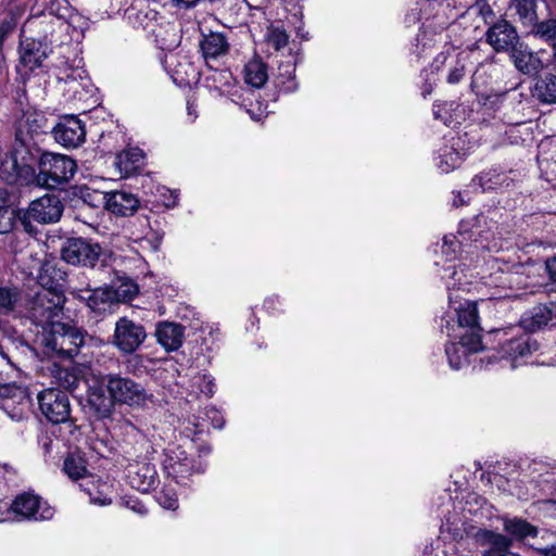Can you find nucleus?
Masks as SVG:
<instances>
[{
    "mask_svg": "<svg viewBox=\"0 0 556 556\" xmlns=\"http://www.w3.org/2000/svg\"><path fill=\"white\" fill-rule=\"evenodd\" d=\"M455 146L456 143L445 144L438 151L437 166L442 173H450L463 162L464 154L459 153Z\"/></svg>",
    "mask_w": 556,
    "mask_h": 556,
    "instance_id": "nucleus-33",
    "label": "nucleus"
},
{
    "mask_svg": "<svg viewBox=\"0 0 556 556\" xmlns=\"http://www.w3.org/2000/svg\"><path fill=\"white\" fill-rule=\"evenodd\" d=\"M128 479L134 489L146 493L154 488L157 481V471L152 464H138L128 469Z\"/></svg>",
    "mask_w": 556,
    "mask_h": 556,
    "instance_id": "nucleus-20",
    "label": "nucleus"
},
{
    "mask_svg": "<svg viewBox=\"0 0 556 556\" xmlns=\"http://www.w3.org/2000/svg\"><path fill=\"white\" fill-rule=\"evenodd\" d=\"M266 42L276 51L287 47L289 42V35L282 27L270 26L266 31Z\"/></svg>",
    "mask_w": 556,
    "mask_h": 556,
    "instance_id": "nucleus-40",
    "label": "nucleus"
},
{
    "mask_svg": "<svg viewBox=\"0 0 556 556\" xmlns=\"http://www.w3.org/2000/svg\"><path fill=\"white\" fill-rule=\"evenodd\" d=\"M193 386L197 387L202 394L208 397L213 396L215 393L216 386L214 378L207 374L197 375L193 378Z\"/></svg>",
    "mask_w": 556,
    "mask_h": 556,
    "instance_id": "nucleus-43",
    "label": "nucleus"
},
{
    "mask_svg": "<svg viewBox=\"0 0 556 556\" xmlns=\"http://www.w3.org/2000/svg\"><path fill=\"white\" fill-rule=\"evenodd\" d=\"M242 74L244 83L252 88L260 89L268 80L267 64L257 56L251 59L244 65Z\"/></svg>",
    "mask_w": 556,
    "mask_h": 556,
    "instance_id": "nucleus-30",
    "label": "nucleus"
},
{
    "mask_svg": "<svg viewBox=\"0 0 556 556\" xmlns=\"http://www.w3.org/2000/svg\"><path fill=\"white\" fill-rule=\"evenodd\" d=\"M10 199L11 193L4 188H0V210L12 208L10 206Z\"/></svg>",
    "mask_w": 556,
    "mask_h": 556,
    "instance_id": "nucleus-52",
    "label": "nucleus"
},
{
    "mask_svg": "<svg viewBox=\"0 0 556 556\" xmlns=\"http://www.w3.org/2000/svg\"><path fill=\"white\" fill-rule=\"evenodd\" d=\"M38 173L35 182L38 186L55 189L68 182L75 175L76 162L64 154L41 152L37 156Z\"/></svg>",
    "mask_w": 556,
    "mask_h": 556,
    "instance_id": "nucleus-1",
    "label": "nucleus"
},
{
    "mask_svg": "<svg viewBox=\"0 0 556 556\" xmlns=\"http://www.w3.org/2000/svg\"><path fill=\"white\" fill-rule=\"evenodd\" d=\"M279 77L278 86L281 91L289 93L298 89V83L295 81V64L288 62L287 64L279 65Z\"/></svg>",
    "mask_w": 556,
    "mask_h": 556,
    "instance_id": "nucleus-36",
    "label": "nucleus"
},
{
    "mask_svg": "<svg viewBox=\"0 0 556 556\" xmlns=\"http://www.w3.org/2000/svg\"><path fill=\"white\" fill-rule=\"evenodd\" d=\"M546 269L549 277L556 282V256L546 261Z\"/></svg>",
    "mask_w": 556,
    "mask_h": 556,
    "instance_id": "nucleus-56",
    "label": "nucleus"
},
{
    "mask_svg": "<svg viewBox=\"0 0 556 556\" xmlns=\"http://www.w3.org/2000/svg\"><path fill=\"white\" fill-rule=\"evenodd\" d=\"M163 66L170 74L173 80L180 85L189 84V76L194 73L192 64L186 58L180 60L174 53L165 55Z\"/></svg>",
    "mask_w": 556,
    "mask_h": 556,
    "instance_id": "nucleus-27",
    "label": "nucleus"
},
{
    "mask_svg": "<svg viewBox=\"0 0 556 556\" xmlns=\"http://www.w3.org/2000/svg\"><path fill=\"white\" fill-rule=\"evenodd\" d=\"M40 413L51 424L71 421V402L68 395L59 388H47L37 395Z\"/></svg>",
    "mask_w": 556,
    "mask_h": 556,
    "instance_id": "nucleus-7",
    "label": "nucleus"
},
{
    "mask_svg": "<svg viewBox=\"0 0 556 556\" xmlns=\"http://www.w3.org/2000/svg\"><path fill=\"white\" fill-rule=\"evenodd\" d=\"M217 77L220 78V80H225V84H229V79H231V73L228 72V71H222V72H215V74L213 75V79L214 80H217Z\"/></svg>",
    "mask_w": 556,
    "mask_h": 556,
    "instance_id": "nucleus-57",
    "label": "nucleus"
},
{
    "mask_svg": "<svg viewBox=\"0 0 556 556\" xmlns=\"http://www.w3.org/2000/svg\"><path fill=\"white\" fill-rule=\"evenodd\" d=\"M10 511L14 514L18 521L23 520H50L54 515V509L40 496L24 492L18 494L10 505Z\"/></svg>",
    "mask_w": 556,
    "mask_h": 556,
    "instance_id": "nucleus-8",
    "label": "nucleus"
},
{
    "mask_svg": "<svg viewBox=\"0 0 556 556\" xmlns=\"http://www.w3.org/2000/svg\"><path fill=\"white\" fill-rule=\"evenodd\" d=\"M187 110H188V115L191 116L193 114V104L188 102Z\"/></svg>",
    "mask_w": 556,
    "mask_h": 556,
    "instance_id": "nucleus-63",
    "label": "nucleus"
},
{
    "mask_svg": "<svg viewBox=\"0 0 556 556\" xmlns=\"http://www.w3.org/2000/svg\"><path fill=\"white\" fill-rule=\"evenodd\" d=\"M40 442H41L42 448L47 453L50 452V447L52 445V440L49 437H43Z\"/></svg>",
    "mask_w": 556,
    "mask_h": 556,
    "instance_id": "nucleus-59",
    "label": "nucleus"
},
{
    "mask_svg": "<svg viewBox=\"0 0 556 556\" xmlns=\"http://www.w3.org/2000/svg\"><path fill=\"white\" fill-rule=\"evenodd\" d=\"M508 177L505 173L498 172L492 168L488 172H483L472 179L473 186H479L482 191L492 190L500 186H508Z\"/></svg>",
    "mask_w": 556,
    "mask_h": 556,
    "instance_id": "nucleus-34",
    "label": "nucleus"
},
{
    "mask_svg": "<svg viewBox=\"0 0 556 556\" xmlns=\"http://www.w3.org/2000/svg\"><path fill=\"white\" fill-rule=\"evenodd\" d=\"M465 75V66L463 64H457L454 68H452L447 75L448 84H457L462 80Z\"/></svg>",
    "mask_w": 556,
    "mask_h": 556,
    "instance_id": "nucleus-51",
    "label": "nucleus"
},
{
    "mask_svg": "<svg viewBox=\"0 0 556 556\" xmlns=\"http://www.w3.org/2000/svg\"><path fill=\"white\" fill-rule=\"evenodd\" d=\"M532 97L543 104L556 103V75L546 74L536 79Z\"/></svg>",
    "mask_w": 556,
    "mask_h": 556,
    "instance_id": "nucleus-31",
    "label": "nucleus"
},
{
    "mask_svg": "<svg viewBox=\"0 0 556 556\" xmlns=\"http://www.w3.org/2000/svg\"><path fill=\"white\" fill-rule=\"evenodd\" d=\"M117 159L121 164L124 162H131L134 166H137L142 159V152L139 149L126 150L118 154Z\"/></svg>",
    "mask_w": 556,
    "mask_h": 556,
    "instance_id": "nucleus-47",
    "label": "nucleus"
},
{
    "mask_svg": "<svg viewBox=\"0 0 556 556\" xmlns=\"http://www.w3.org/2000/svg\"><path fill=\"white\" fill-rule=\"evenodd\" d=\"M64 303L65 296L62 293L39 291L31 301L29 316L36 325L42 326L43 331L48 330L53 323H60L56 319L63 313Z\"/></svg>",
    "mask_w": 556,
    "mask_h": 556,
    "instance_id": "nucleus-6",
    "label": "nucleus"
},
{
    "mask_svg": "<svg viewBox=\"0 0 556 556\" xmlns=\"http://www.w3.org/2000/svg\"><path fill=\"white\" fill-rule=\"evenodd\" d=\"M483 556H518V555L509 552V549H486V551H484Z\"/></svg>",
    "mask_w": 556,
    "mask_h": 556,
    "instance_id": "nucleus-55",
    "label": "nucleus"
},
{
    "mask_svg": "<svg viewBox=\"0 0 556 556\" xmlns=\"http://www.w3.org/2000/svg\"><path fill=\"white\" fill-rule=\"evenodd\" d=\"M535 350L536 342L527 333L513 338L502 345L503 355L514 362L518 358H525L531 355Z\"/></svg>",
    "mask_w": 556,
    "mask_h": 556,
    "instance_id": "nucleus-25",
    "label": "nucleus"
},
{
    "mask_svg": "<svg viewBox=\"0 0 556 556\" xmlns=\"http://www.w3.org/2000/svg\"><path fill=\"white\" fill-rule=\"evenodd\" d=\"M200 0H173V2L176 3V5L184 7V8H191L194 7Z\"/></svg>",
    "mask_w": 556,
    "mask_h": 556,
    "instance_id": "nucleus-58",
    "label": "nucleus"
},
{
    "mask_svg": "<svg viewBox=\"0 0 556 556\" xmlns=\"http://www.w3.org/2000/svg\"><path fill=\"white\" fill-rule=\"evenodd\" d=\"M163 469L179 484H187L193 475L203 473L206 465L199 458H190L178 445H169L164 450Z\"/></svg>",
    "mask_w": 556,
    "mask_h": 556,
    "instance_id": "nucleus-5",
    "label": "nucleus"
},
{
    "mask_svg": "<svg viewBox=\"0 0 556 556\" xmlns=\"http://www.w3.org/2000/svg\"><path fill=\"white\" fill-rule=\"evenodd\" d=\"M63 26V23L60 20H54L52 17L49 21L31 18L27 21V25L29 27H38L43 31L42 39L35 38H22L20 42V62L21 64L29 71H34L37 67H40L43 60L48 56L50 52V43L51 39H49V33L52 36V31L54 30V25Z\"/></svg>",
    "mask_w": 556,
    "mask_h": 556,
    "instance_id": "nucleus-2",
    "label": "nucleus"
},
{
    "mask_svg": "<svg viewBox=\"0 0 556 556\" xmlns=\"http://www.w3.org/2000/svg\"><path fill=\"white\" fill-rule=\"evenodd\" d=\"M159 504L170 510H175L178 508V497L176 492L172 489L164 488L156 497Z\"/></svg>",
    "mask_w": 556,
    "mask_h": 556,
    "instance_id": "nucleus-44",
    "label": "nucleus"
},
{
    "mask_svg": "<svg viewBox=\"0 0 556 556\" xmlns=\"http://www.w3.org/2000/svg\"><path fill=\"white\" fill-rule=\"evenodd\" d=\"M155 336L166 351H176L185 340V327L180 324L163 321L157 325Z\"/></svg>",
    "mask_w": 556,
    "mask_h": 556,
    "instance_id": "nucleus-21",
    "label": "nucleus"
},
{
    "mask_svg": "<svg viewBox=\"0 0 556 556\" xmlns=\"http://www.w3.org/2000/svg\"><path fill=\"white\" fill-rule=\"evenodd\" d=\"M472 8L478 11V13L483 17L485 23H490L493 21L494 12L492 8L485 2V0L476 1Z\"/></svg>",
    "mask_w": 556,
    "mask_h": 556,
    "instance_id": "nucleus-48",
    "label": "nucleus"
},
{
    "mask_svg": "<svg viewBox=\"0 0 556 556\" xmlns=\"http://www.w3.org/2000/svg\"><path fill=\"white\" fill-rule=\"evenodd\" d=\"M102 382L105 383V389L112 396L114 405L142 407L150 397L140 383L121 374H108L102 377Z\"/></svg>",
    "mask_w": 556,
    "mask_h": 556,
    "instance_id": "nucleus-4",
    "label": "nucleus"
},
{
    "mask_svg": "<svg viewBox=\"0 0 556 556\" xmlns=\"http://www.w3.org/2000/svg\"><path fill=\"white\" fill-rule=\"evenodd\" d=\"M503 527L511 541H521L529 536L534 538L538 534L534 526L520 518H504Z\"/></svg>",
    "mask_w": 556,
    "mask_h": 556,
    "instance_id": "nucleus-32",
    "label": "nucleus"
},
{
    "mask_svg": "<svg viewBox=\"0 0 556 556\" xmlns=\"http://www.w3.org/2000/svg\"><path fill=\"white\" fill-rule=\"evenodd\" d=\"M485 39L496 52H510L519 45L515 26L506 20H500L490 26L485 33Z\"/></svg>",
    "mask_w": 556,
    "mask_h": 556,
    "instance_id": "nucleus-15",
    "label": "nucleus"
},
{
    "mask_svg": "<svg viewBox=\"0 0 556 556\" xmlns=\"http://www.w3.org/2000/svg\"><path fill=\"white\" fill-rule=\"evenodd\" d=\"M480 538L484 544L490 545L489 549H509L511 545V539L490 530L481 532Z\"/></svg>",
    "mask_w": 556,
    "mask_h": 556,
    "instance_id": "nucleus-41",
    "label": "nucleus"
},
{
    "mask_svg": "<svg viewBox=\"0 0 556 556\" xmlns=\"http://www.w3.org/2000/svg\"><path fill=\"white\" fill-rule=\"evenodd\" d=\"M170 198L172 199L168 202H165V205L168 206V207L169 206H174L177 203V194L172 193Z\"/></svg>",
    "mask_w": 556,
    "mask_h": 556,
    "instance_id": "nucleus-60",
    "label": "nucleus"
},
{
    "mask_svg": "<svg viewBox=\"0 0 556 556\" xmlns=\"http://www.w3.org/2000/svg\"><path fill=\"white\" fill-rule=\"evenodd\" d=\"M100 249L81 238L67 239L62 249L61 257L68 264L92 267L98 261Z\"/></svg>",
    "mask_w": 556,
    "mask_h": 556,
    "instance_id": "nucleus-13",
    "label": "nucleus"
},
{
    "mask_svg": "<svg viewBox=\"0 0 556 556\" xmlns=\"http://www.w3.org/2000/svg\"><path fill=\"white\" fill-rule=\"evenodd\" d=\"M447 244H453V241L447 236H445L443 239V247H446Z\"/></svg>",
    "mask_w": 556,
    "mask_h": 556,
    "instance_id": "nucleus-64",
    "label": "nucleus"
},
{
    "mask_svg": "<svg viewBox=\"0 0 556 556\" xmlns=\"http://www.w3.org/2000/svg\"><path fill=\"white\" fill-rule=\"evenodd\" d=\"M89 496H90V502L93 504H97L99 506H106L112 503L111 498L108 496L92 495L90 492H89Z\"/></svg>",
    "mask_w": 556,
    "mask_h": 556,
    "instance_id": "nucleus-54",
    "label": "nucleus"
},
{
    "mask_svg": "<svg viewBox=\"0 0 556 556\" xmlns=\"http://www.w3.org/2000/svg\"><path fill=\"white\" fill-rule=\"evenodd\" d=\"M457 313V329L452 328L453 333L469 334L477 332L481 336V327L479 325V316L477 303L472 301H466L460 304L456 309Z\"/></svg>",
    "mask_w": 556,
    "mask_h": 556,
    "instance_id": "nucleus-19",
    "label": "nucleus"
},
{
    "mask_svg": "<svg viewBox=\"0 0 556 556\" xmlns=\"http://www.w3.org/2000/svg\"><path fill=\"white\" fill-rule=\"evenodd\" d=\"M56 142L65 148H77L86 139V129L83 122L75 115L61 117L52 129Z\"/></svg>",
    "mask_w": 556,
    "mask_h": 556,
    "instance_id": "nucleus-14",
    "label": "nucleus"
},
{
    "mask_svg": "<svg viewBox=\"0 0 556 556\" xmlns=\"http://www.w3.org/2000/svg\"><path fill=\"white\" fill-rule=\"evenodd\" d=\"M446 334L452 340H458L457 342L452 341L445 346V353L453 369L462 368L467 363L468 355L481 349V336L477 332L469 334L452 333L447 324Z\"/></svg>",
    "mask_w": 556,
    "mask_h": 556,
    "instance_id": "nucleus-10",
    "label": "nucleus"
},
{
    "mask_svg": "<svg viewBox=\"0 0 556 556\" xmlns=\"http://www.w3.org/2000/svg\"><path fill=\"white\" fill-rule=\"evenodd\" d=\"M105 383L94 382L88 387L87 404L94 412L98 418L109 417L114 408L112 396L105 393Z\"/></svg>",
    "mask_w": 556,
    "mask_h": 556,
    "instance_id": "nucleus-18",
    "label": "nucleus"
},
{
    "mask_svg": "<svg viewBox=\"0 0 556 556\" xmlns=\"http://www.w3.org/2000/svg\"><path fill=\"white\" fill-rule=\"evenodd\" d=\"M540 0H514L516 13L525 26L535 25L539 20L538 2Z\"/></svg>",
    "mask_w": 556,
    "mask_h": 556,
    "instance_id": "nucleus-35",
    "label": "nucleus"
},
{
    "mask_svg": "<svg viewBox=\"0 0 556 556\" xmlns=\"http://www.w3.org/2000/svg\"><path fill=\"white\" fill-rule=\"evenodd\" d=\"M85 343L84 332L70 324L53 323L43 331L42 344L48 352L61 358H73Z\"/></svg>",
    "mask_w": 556,
    "mask_h": 556,
    "instance_id": "nucleus-3",
    "label": "nucleus"
},
{
    "mask_svg": "<svg viewBox=\"0 0 556 556\" xmlns=\"http://www.w3.org/2000/svg\"><path fill=\"white\" fill-rule=\"evenodd\" d=\"M545 555H547V556H556V547L552 546L549 548H546L545 549Z\"/></svg>",
    "mask_w": 556,
    "mask_h": 556,
    "instance_id": "nucleus-61",
    "label": "nucleus"
},
{
    "mask_svg": "<svg viewBox=\"0 0 556 556\" xmlns=\"http://www.w3.org/2000/svg\"><path fill=\"white\" fill-rule=\"evenodd\" d=\"M63 211L64 204L58 195L46 194L30 202L21 222L29 231L26 219H33L39 224H53L60 220Z\"/></svg>",
    "mask_w": 556,
    "mask_h": 556,
    "instance_id": "nucleus-11",
    "label": "nucleus"
},
{
    "mask_svg": "<svg viewBox=\"0 0 556 556\" xmlns=\"http://www.w3.org/2000/svg\"><path fill=\"white\" fill-rule=\"evenodd\" d=\"M510 53L516 68L523 74H536L543 67L541 60L533 52L523 48L522 45L517 46Z\"/></svg>",
    "mask_w": 556,
    "mask_h": 556,
    "instance_id": "nucleus-28",
    "label": "nucleus"
},
{
    "mask_svg": "<svg viewBox=\"0 0 556 556\" xmlns=\"http://www.w3.org/2000/svg\"><path fill=\"white\" fill-rule=\"evenodd\" d=\"M490 67L479 66L471 77V90L476 93L477 98L488 93L492 89L490 85Z\"/></svg>",
    "mask_w": 556,
    "mask_h": 556,
    "instance_id": "nucleus-37",
    "label": "nucleus"
},
{
    "mask_svg": "<svg viewBox=\"0 0 556 556\" xmlns=\"http://www.w3.org/2000/svg\"><path fill=\"white\" fill-rule=\"evenodd\" d=\"M125 289H122L123 286L117 290L116 295L122 298L124 301H129L134 299L138 293V287L134 283L125 285Z\"/></svg>",
    "mask_w": 556,
    "mask_h": 556,
    "instance_id": "nucleus-50",
    "label": "nucleus"
},
{
    "mask_svg": "<svg viewBox=\"0 0 556 556\" xmlns=\"http://www.w3.org/2000/svg\"><path fill=\"white\" fill-rule=\"evenodd\" d=\"M121 505L135 511L140 516H144L148 513L147 507L137 498L130 495H125L121 498Z\"/></svg>",
    "mask_w": 556,
    "mask_h": 556,
    "instance_id": "nucleus-46",
    "label": "nucleus"
},
{
    "mask_svg": "<svg viewBox=\"0 0 556 556\" xmlns=\"http://www.w3.org/2000/svg\"><path fill=\"white\" fill-rule=\"evenodd\" d=\"M139 205L138 199L126 191H114L105 194V207L113 214L131 215Z\"/></svg>",
    "mask_w": 556,
    "mask_h": 556,
    "instance_id": "nucleus-24",
    "label": "nucleus"
},
{
    "mask_svg": "<svg viewBox=\"0 0 556 556\" xmlns=\"http://www.w3.org/2000/svg\"><path fill=\"white\" fill-rule=\"evenodd\" d=\"M13 29V26L10 22L0 23V49L2 48L3 41L5 40L8 34Z\"/></svg>",
    "mask_w": 556,
    "mask_h": 556,
    "instance_id": "nucleus-53",
    "label": "nucleus"
},
{
    "mask_svg": "<svg viewBox=\"0 0 556 556\" xmlns=\"http://www.w3.org/2000/svg\"><path fill=\"white\" fill-rule=\"evenodd\" d=\"M205 415H206L207 419L211 420L214 428H216V429L223 428L225 420H224L222 413L218 409L211 407L206 410Z\"/></svg>",
    "mask_w": 556,
    "mask_h": 556,
    "instance_id": "nucleus-49",
    "label": "nucleus"
},
{
    "mask_svg": "<svg viewBox=\"0 0 556 556\" xmlns=\"http://www.w3.org/2000/svg\"><path fill=\"white\" fill-rule=\"evenodd\" d=\"M146 338L147 333L142 325L127 317H121L115 324L112 344L122 354L127 355L136 352Z\"/></svg>",
    "mask_w": 556,
    "mask_h": 556,
    "instance_id": "nucleus-9",
    "label": "nucleus"
},
{
    "mask_svg": "<svg viewBox=\"0 0 556 556\" xmlns=\"http://www.w3.org/2000/svg\"><path fill=\"white\" fill-rule=\"evenodd\" d=\"M552 49H553V56H554V60L556 61V40L551 42L549 43Z\"/></svg>",
    "mask_w": 556,
    "mask_h": 556,
    "instance_id": "nucleus-62",
    "label": "nucleus"
},
{
    "mask_svg": "<svg viewBox=\"0 0 556 556\" xmlns=\"http://www.w3.org/2000/svg\"><path fill=\"white\" fill-rule=\"evenodd\" d=\"M63 470L72 480L81 479L88 473L85 460L74 454L68 455L64 459Z\"/></svg>",
    "mask_w": 556,
    "mask_h": 556,
    "instance_id": "nucleus-38",
    "label": "nucleus"
},
{
    "mask_svg": "<svg viewBox=\"0 0 556 556\" xmlns=\"http://www.w3.org/2000/svg\"><path fill=\"white\" fill-rule=\"evenodd\" d=\"M126 13L127 18L132 25L142 29L152 27L159 15V12L155 8L151 7L149 0H134Z\"/></svg>",
    "mask_w": 556,
    "mask_h": 556,
    "instance_id": "nucleus-23",
    "label": "nucleus"
},
{
    "mask_svg": "<svg viewBox=\"0 0 556 556\" xmlns=\"http://www.w3.org/2000/svg\"><path fill=\"white\" fill-rule=\"evenodd\" d=\"M534 27V34L540 38L548 41L549 43L556 40V20L549 18L539 23L536 21L535 25H531Z\"/></svg>",
    "mask_w": 556,
    "mask_h": 556,
    "instance_id": "nucleus-42",
    "label": "nucleus"
},
{
    "mask_svg": "<svg viewBox=\"0 0 556 556\" xmlns=\"http://www.w3.org/2000/svg\"><path fill=\"white\" fill-rule=\"evenodd\" d=\"M509 91L495 92L494 90L477 98L478 103L483 108L485 112L494 111L497 112L504 101L508 98Z\"/></svg>",
    "mask_w": 556,
    "mask_h": 556,
    "instance_id": "nucleus-39",
    "label": "nucleus"
},
{
    "mask_svg": "<svg viewBox=\"0 0 556 556\" xmlns=\"http://www.w3.org/2000/svg\"><path fill=\"white\" fill-rule=\"evenodd\" d=\"M51 375L59 389L63 388L74 392L81 382H89L88 377L91 375V368L85 364L53 365Z\"/></svg>",
    "mask_w": 556,
    "mask_h": 556,
    "instance_id": "nucleus-16",
    "label": "nucleus"
},
{
    "mask_svg": "<svg viewBox=\"0 0 556 556\" xmlns=\"http://www.w3.org/2000/svg\"><path fill=\"white\" fill-rule=\"evenodd\" d=\"M16 224V212L14 208L0 210V233H9Z\"/></svg>",
    "mask_w": 556,
    "mask_h": 556,
    "instance_id": "nucleus-45",
    "label": "nucleus"
},
{
    "mask_svg": "<svg viewBox=\"0 0 556 556\" xmlns=\"http://www.w3.org/2000/svg\"><path fill=\"white\" fill-rule=\"evenodd\" d=\"M67 292L94 312L104 311L105 305L114 299L111 290L103 288L91 289L88 283L86 287H77L68 281Z\"/></svg>",
    "mask_w": 556,
    "mask_h": 556,
    "instance_id": "nucleus-17",
    "label": "nucleus"
},
{
    "mask_svg": "<svg viewBox=\"0 0 556 556\" xmlns=\"http://www.w3.org/2000/svg\"><path fill=\"white\" fill-rule=\"evenodd\" d=\"M200 48L206 62L227 54L229 42L222 33H211L202 38Z\"/></svg>",
    "mask_w": 556,
    "mask_h": 556,
    "instance_id": "nucleus-26",
    "label": "nucleus"
},
{
    "mask_svg": "<svg viewBox=\"0 0 556 556\" xmlns=\"http://www.w3.org/2000/svg\"><path fill=\"white\" fill-rule=\"evenodd\" d=\"M30 400L26 391L15 384L0 386V408L13 420L24 419L29 410Z\"/></svg>",
    "mask_w": 556,
    "mask_h": 556,
    "instance_id": "nucleus-12",
    "label": "nucleus"
},
{
    "mask_svg": "<svg viewBox=\"0 0 556 556\" xmlns=\"http://www.w3.org/2000/svg\"><path fill=\"white\" fill-rule=\"evenodd\" d=\"M66 278L64 269L52 264L43 265L38 276V282L43 288L41 292L64 294Z\"/></svg>",
    "mask_w": 556,
    "mask_h": 556,
    "instance_id": "nucleus-22",
    "label": "nucleus"
},
{
    "mask_svg": "<svg viewBox=\"0 0 556 556\" xmlns=\"http://www.w3.org/2000/svg\"><path fill=\"white\" fill-rule=\"evenodd\" d=\"M552 319V311L546 305H538L523 314L520 324L525 330L535 332L547 326Z\"/></svg>",
    "mask_w": 556,
    "mask_h": 556,
    "instance_id": "nucleus-29",
    "label": "nucleus"
}]
</instances>
